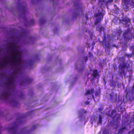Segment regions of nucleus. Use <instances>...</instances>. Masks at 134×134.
Here are the masks:
<instances>
[{
	"label": "nucleus",
	"instance_id": "4be33fe9",
	"mask_svg": "<svg viewBox=\"0 0 134 134\" xmlns=\"http://www.w3.org/2000/svg\"><path fill=\"white\" fill-rule=\"evenodd\" d=\"M112 67L114 69V70H117V67L116 64H113L112 65Z\"/></svg>",
	"mask_w": 134,
	"mask_h": 134
},
{
	"label": "nucleus",
	"instance_id": "423d86ee",
	"mask_svg": "<svg viewBox=\"0 0 134 134\" xmlns=\"http://www.w3.org/2000/svg\"><path fill=\"white\" fill-rule=\"evenodd\" d=\"M123 36L124 40L126 41H129L131 38V33L130 32V29L128 28L123 34Z\"/></svg>",
	"mask_w": 134,
	"mask_h": 134
},
{
	"label": "nucleus",
	"instance_id": "58836bf2",
	"mask_svg": "<svg viewBox=\"0 0 134 134\" xmlns=\"http://www.w3.org/2000/svg\"><path fill=\"white\" fill-rule=\"evenodd\" d=\"M113 1V0H108L107 2L108 3H109Z\"/></svg>",
	"mask_w": 134,
	"mask_h": 134
},
{
	"label": "nucleus",
	"instance_id": "a18cd8bd",
	"mask_svg": "<svg viewBox=\"0 0 134 134\" xmlns=\"http://www.w3.org/2000/svg\"><path fill=\"white\" fill-rule=\"evenodd\" d=\"M20 95L21 96V97L22 96H23V93H21Z\"/></svg>",
	"mask_w": 134,
	"mask_h": 134
},
{
	"label": "nucleus",
	"instance_id": "603ef678",
	"mask_svg": "<svg viewBox=\"0 0 134 134\" xmlns=\"http://www.w3.org/2000/svg\"><path fill=\"white\" fill-rule=\"evenodd\" d=\"M6 57V58H10V57H9V56H8V57Z\"/></svg>",
	"mask_w": 134,
	"mask_h": 134
},
{
	"label": "nucleus",
	"instance_id": "e433bc0d",
	"mask_svg": "<svg viewBox=\"0 0 134 134\" xmlns=\"http://www.w3.org/2000/svg\"><path fill=\"white\" fill-rule=\"evenodd\" d=\"M95 96H98L99 95L98 93L97 92H95Z\"/></svg>",
	"mask_w": 134,
	"mask_h": 134
},
{
	"label": "nucleus",
	"instance_id": "393cba45",
	"mask_svg": "<svg viewBox=\"0 0 134 134\" xmlns=\"http://www.w3.org/2000/svg\"><path fill=\"white\" fill-rule=\"evenodd\" d=\"M73 15L75 16L74 17L75 18L79 15V14L77 13H73Z\"/></svg>",
	"mask_w": 134,
	"mask_h": 134
},
{
	"label": "nucleus",
	"instance_id": "de8ad7c7",
	"mask_svg": "<svg viewBox=\"0 0 134 134\" xmlns=\"http://www.w3.org/2000/svg\"><path fill=\"white\" fill-rule=\"evenodd\" d=\"M86 44H87L88 46H89V45L90 44V43H88V42H87Z\"/></svg>",
	"mask_w": 134,
	"mask_h": 134
},
{
	"label": "nucleus",
	"instance_id": "4c0bfd02",
	"mask_svg": "<svg viewBox=\"0 0 134 134\" xmlns=\"http://www.w3.org/2000/svg\"><path fill=\"white\" fill-rule=\"evenodd\" d=\"M82 111L83 112V113H85L87 112V111L86 110H85L84 109H82Z\"/></svg>",
	"mask_w": 134,
	"mask_h": 134
},
{
	"label": "nucleus",
	"instance_id": "aec40b11",
	"mask_svg": "<svg viewBox=\"0 0 134 134\" xmlns=\"http://www.w3.org/2000/svg\"><path fill=\"white\" fill-rule=\"evenodd\" d=\"M85 31L86 32H88V33L89 34V35H90L91 37V39H92V36L93 35V33L92 32H91V31L87 29L86 30H85Z\"/></svg>",
	"mask_w": 134,
	"mask_h": 134
},
{
	"label": "nucleus",
	"instance_id": "9d476101",
	"mask_svg": "<svg viewBox=\"0 0 134 134\" xmlns=\"http://www.w3.org/2000/svg\"><path fill=\"white\" fill-rule=\"evenodd\" d=\"M94 92V90L93 88H92L91 90H88L86 92L85 94V96H86L90 94H91L92 95V97L94 98V96L93 95V92Z\"/></svg>",
	"mask_w": 134,
	"mask_h": 134
},
{
	"label": "nucleus",
	"instance_id": "79ce46f5",
	"mask_svg": "<svg viewBox=\"0 0 134 134\" xmlns=\"http://www.w3.org/2000/svg\"><path fill=\"white\" fill-rule=\"evenodd\" d=\"M127 1V0H122V1L124 3H125Z\"/></svg>",
	"mask_w": 134,
	"mask_h": 134
},
{
	"label": "nucleus",
	"instance_id": "3c124183",
	"mask_svg": "<svg viewBox=\"0 0 134 134\" xmlns=\"http://www.w3.org/2000/svg\"><path fill=\"white\" fill-rule=\"evenodd\" d=\"M13 73L16 74L17 72H13Z\"/></svg>",
	"mask_w": 134,
	"mask_h": 134
},
{
	"label": "nucleus",
	"instance_id": "f03ea898",
	"mask_svg": "<svg viewBox=\"0 0 134 134\" xmlns=\"http://www.w3.org/2000/svg\"><path fill=\"white\" fill-rule=\"evenodd\" d=\"M16 46L15 43H10L8 46L9 49L8 51L11 52V58L13 59L12 62L13 64L16 65L20 64L21 61V57L19 52L17 50L15 49Z\"/></svg>",
	"mask_w": 134,
	"mask_h": 134
},
{
	"label": "nucleus",
	"instance_id": "8fccbe9b",
	"mask_svg": "<svg viewBox=\"0 0 134 134\" xmlns=\"http://www.w3.org/2000/svg\"><path fill=\"white\" fill-rule=\"evenodd\" d=\"M25 129V128H23L22 129V131H24V130Z\"/></svg>",
	"mask_w": 134,
	"mask_h": 134
},
{
	"label": "nucleus",
	"instance_id": "a19ab883",
	"mask_svg": "<svg viewBox=\"0 0 134 134\" xmlns=\"http://www.w3.org/2000/svg\"><path fill=\"white\" fill-rule=\"evenodd\" d=\"M105 0H99L100 2H104L105 1Z\"/></svg>",
	"mask_w": 134,
	"mask_h": 134
},
{
	"label": "nucleus",
	"instance_id": "49530a36",
	"mask_svg": "<svg viewBox=\"0 0 134 134\" xmlns=\"http://www.w3.org/2000/svg\"><path fill=\"white\" fill-rule=\"evenodd\" d=\"M113 46L114 47H117L116 46V45L115 44H113Z\"/></svg>",
	"mask_w": 134,
	"mask_h": 134
},
{
	"label": "nucleus",
	"instance_id": "6ab92c4d",
	"mask_svg": "<svg viewBox=\"0 0 134 134\" xmlns=\"http://www.w3.org/2000/svg\"><path fill=\"white\" fill-rule=\"evenodd\" d=\"M32 79L29 78H27L25 79V82L28 83H30L32 81Z\"/></svg>",
	"mask_w": 134,
	"mask_h": 134
},
{
	"label": "nucleus",
	"instance_id": "2f4dec72",
	"mask_svg": "<svg viewBox=\"0 0 134 134\" xmlns=\"http://www.w3.org/2000/svg\"><path fill=\"white\" fill-rule=\"evenodd\" d=\"M126 46H123L122 47V49L123 51H124L126 50Z\"/></svg>",
	"mask_w": 134,
	"mask_h": 134
},
{
	"label": "nucleus",
	"instance_id": "473e14b6",
	"mask_svg": "<svg viewBox=\"0 0 134 134\" xmlns=\"http://www.w3.org/2000/svg\"><path fill=\"white\" fill-rule=\"evenodd\" d=\"M85 17L87 20H88V14L87 13H86L85 14Z\"/></svg>",
	"mask_w": 134,
	"mask_h": 134
},
{
	"label": "nucleus",
	"instance_id": "a878e982",
	"mask_svg": "<svg viewBox=\"0 0 134 134\" xmlns=\"http://www.w3.org/2000/svg\"><path fill=\"white\" fill-rule=\"evenodd\" d=\"M74 6L76 8H78L79 6V4L77 3H75L74 5Z\"/></svg>",
	"mask_w": 134,
	"mask_h": 134
},
{
	"label": "nucleus",
	"instance_id": "2eb2a0df",
	"mask_svg": "<svg viewBox=\"0 0 134 134\" xmlns=\"http://www.w3.org/2000/svg\"><path fill=\"white\" fill-rule=\"evenodd\" d=\"M122 21L125 22L126 23H129L131 21V20L130 18H125L122 19Z\"/></svg>",
	"mask_w": 134,
	"mask_h": 134
},
{
	"label": "nucleus",
	"instance_id": "9b49d317",
	"mask_svg": "<svg viewBox=\"0 0 134 134\" xmlns=\"http://www.w3.org/2000/svg\"><path fill=\"white\" fill-rule=\"evenodd\" d=\"M8 63V62L6 60L5 58H4V61L1 63H0V67L1 68L4 67Z\"/></svg>",
	"mask_w": 134,
	"mask_h": 134
},
{
	"label": "nucleus",
	"instance_id": "5fc2aeb1",
	"mask_svg": "<svg viewBox=\"0 0 134 134\" xmlns=\"http://www.w3.org/2000/svg\"><path fill=\"white\" fill-rule=\"evenodd\" d=\"M133 120H134V119H133Z\"/></svg>",
	"mask_w": 134,
	"mask_h": 134
},
{
	"label": "nucleus",
	"instance_id": "f257e3e1",
	"mask_svg": "<svg viewBox=\"0 0 134 134\" xmlns=\"http://www.w3.org/2000/svg\"><path fill=\"white\" fill-rule=\"evenodd\" d=\"M7 81L6 83L7 88H4L3 91L0 95V99L1 97L4 99L8 100L9 97L12 95L13 96V93L15 90V87L14 85V80L12 77H8L7 78Z\"/></svg>",
	"mask_w": 134,
	"mask_h": 134
},
{
	"label": "nucleus",
	"instance_id": "09e8293b",
	"mask_svg": "<svg viewBox=\"0 0 134 134\" xmlns=\"http://www.w3.org/2000/svg\"><path fill=\"white\" fill-rule=\"evenodd\" d=\"M95 44V43L94 42H93L92 43V45L93 46H94Z\"/></svg>",
	"mask_w": 134,
	"mask_h": 134
},
{
	"label": "nucleus",
	"instance_id": "f3484780",
	"mask_svg": "<svg viewBox=\"0 0 134 134\" xmlns=\"http://www.w3.org/2000/svg\"><path fill=\"white\" fill-rule=\"evenodd\" d=\"M116 113V110L115 109L112 110L110 116L112 117H115L116 116L115 113Z\"/></svg>",
	"mask_w": 134,
	"mask_h": 134
},
{
	"label": "nucleus",
	"instance_id": "cd10ccee",
	"mask_svg": "<svg viewBox=\"0 0 134 134\" xmlns=\"http://www.w3.org/2000/svg\"><path fill=\"white\" fill-rule=\"evenodd\" d=\"M34 62L33 61L30 60L29 62L30 66H31V65H32L33 64H34Z\"/></svg>",
	"mask_w": 134,
	"mask_h": 134
},
{
	"label": "nucleus",
	"instance_id": "0eeeda50",
	"mask_svg": "<svg viewBox=\"0 0 134 134\" xmlns=\"http://www.w3.org/2000/svg\"><path fill=\"white\" fill-rule=\"evenodd\" d=\"M110 99L113 102H116L117 100V94L112 92L109 94Z\"/></svg>",
	"mask_w": 134,
	"mask_h": 134
},
{
	"label": "nucleus",
	"instance_id": "7ed1b4c3",
	"mask_svg": "<svg viewBox=\"0 0 134 134\" xmlns=\"http://www.w3.org/2000/svg\"><path fill=\"white\" fill-rule=\"evenodd\" d=\"M125 57L122 56L119 58L118 63H119V68L121 71L119 72V75L122 77L125 75V69H128L130 68V65L127 62H125Z\"/></svg>",
	"mask_w": 134,
	"mask_h": 134
},
{
	"label": "nucleus",
	"instance_id": "1a4fd4ad",
	"mask_svg": "<svg viewBox=\"0 0 134 134\" xmlns=\"http://www.w3.org/2000/svg\"><path fill=\"white\" fill-rule=\"evenodd\" d=\"M91 76L94 78H98L100 76V74L99 73L97 70L94 69L93 70V73Z\"/></svg>",
	"mask_w": 134,
	"mask_h": 134
},
{
	"label": "nucleus",
	"instance_id": "b1692460",
	"mask_svg": "<svg viewBox=\"0 0 134 134\" xmlns=\"http://www.w3.org/2000/svg\"><path fill=\"white\" fill-rule=\"evenodd\" d=\"M103 134H108L107 130L106 128H105L103 132Z\"/></svg>",
	"mask_w": 134,
	"mask_h": 134
},
{
	"label": "nucleus",
	"instance_id": "5701e85b",
	"mask_svg": "<svg viewBox=\"0 0 134 134\" xmlns=\"http://www.w3.org/2000/svg\"><path fill=\"white\" fill-rule=\"evenodd\" d=\"M35 21L34 20V19H31V20L30 22V24L31 25H33L35 23L34 22Z\"/></svg>",
	"mask_w": 134,
	"mask_h": 134
},
{
	"label": "nucleus",
	"instance_id": "4468645a",
	"mask_svg": "<svg viewBox=\"0 0 134 134\" xmlns=\"http://www.w3.org/2000/svg\"><path fill=\"white\" fill-rule=\"evenodd\" d=\"M103 120L102 116L100 115H99V119L97 122V125H99V124L101 125L102 123Z\"/></svg>",
	"mask_w": 134,
	"mask_h": 134
},
{
	"label": "nucleus",
	"instance_id": "bb28decb",
	"mask_svg": "<svg viewBox=\"0 0 134 134\" xmlns=\"http://www.w3.org/2000/svg\"><path fill=\"white\" fill-rule=\"evenodd\" d=\"M37 126V125H33L32 127L31 130H35L36 128V126Z\"/></svg>",
	"mask_w": 134,
	"mask_h": 134
},
{
	"label": "nucleus",
	"instance_id": "20e7f679",
	"mask_svg": "<svg viewBox=\"0 0 134 134\" xmlns=\"http://www.w3.org/2000/svg\"><path fill=\"white\" fill-rule=\"evenodd\" d=\"M94 16L98 17L96 19L94 24L96 25L98 23H100L97 27L96 30L99 31V34H101L102 30L104 29V28L103 27V26L100 23L102 20L103 18V15L101 12H99L95 14Z\"/></svg>",
	"mask_w": 134,
	"mask_h": 134
},
{
	"label": "nucleus",
	"instance_id": "6e6552de",
	"mask_svg": "<svg viewBox=\"0 0 134 134\" xmlns=\"http://www.w3.org/2000/svg\"><path fill=\"white\" fill-rule=\"evenodd\" d=\"M18 10L22 11L23 13H25L26 10V7L21 4L20 3H18Z\"/></svg>",
	"mask_w": 134,
	"mask_h": 134
},
{
	"label": "nucleus",
	"instance_id": "f704fd0d",
	"mask_svg": "<svg viewBox=\"0 0 134 134\" xmlns=\"http://www.w3.org/2000/svg\"><path fill=\"white\" fill-rule=\"evenodd\" d=\"M88 55H89V56L90 57H93V55H92L91 53H90V52H89L88 53Z\"/></svg>",
	"mask_w": 134,
	"mask_h": 134
},
{
	"label": "nucleus",
	"instance_id": "c03bdc74",
	"mask_svg": "<svg viewBox=\"0 0 134 134\" xmlns=\"http://www.w3.org/2000/svg\"><path fill=\"white\" fill-rule=\"evenodd\" d=\"M103 81H104V82L105 84L106 83V81L105 80V79L104 78L103 79Z\"/></svg>",
	"mask_w": 134,
	"mask_h": 134
},
{
	"label": "nucleus",
	"instance_id": "c9c22d12",
	"mask_svg": "<svg viewBox=\"0 0 134 134\" xmlns=\"http://www.w3.org/2000/svg\"><path fill=\"white\" fill-rule=\"evenodd\" d=\"M132 93L134 92V85L132 87Z\"/></svg>",
	"mask_w": 134,
	"mask_h": 134
},
{
	"label": "nucleus",
	"instance_id": "7c9ffc66",
	"mask_svg": "<svg viewBox=\"0 0 134 134\" xmlns=\"http://www.w3.org/2000/svg\"><path fill=\"white\" fill-rule=\"evenodd\" d=\"M35 59L36 60L39 59L38 55H36V56H35Z\"/></svg>",
	"mask_w": 134,
	"mask_h": 134
},
{
	"label": "nucleus",
	"instance_id": "f8f14e48",
	"mask_svg": "<svg viewBox=\"0 0 134 134\" xmlns=\"http://www.w3.org/2000/svg\"><path fill=\"white\" fill-rule=\"evenodd\" d=\"M10 103L12 104L13 107L16 106L19 104V103L15 99H13L10 101Z\"/></svg>",
	"mask_w": 134,
	"mask_h": 134
},
{
	"label": "nucleus",
	"instance_id": "ea45409f",
	"mask_svg": "<svg viewBox=\"0 0 134 134\" xmlns=\"http://www.w3.org/2000/svg\"><path fill=\"white\" fill-rule=\"evenodd\" d=\"M85 103L86 104H89L90 103V102L88 101H86V102Z\"/></svg>",
	"mask_w": 134,
	"mask_h": 134
},
{
	"label": "nucleus",
	"instance_id": "a211bd4d",
	"mask_svg": "<svg viewBox=\"0 0 134 134\" xmlns=\"http://www.w3.org/2000/svg\"><path fill=\"white\" fill-rule=\"evenodd\" d=\"M39 21H40L39 25L40 26L44 24L46 21V20L45 19H40L39 20Z\"/></svg>",
	"mask_w": 134,
	"mask_h": 134
},
{
	"label": "nucleus",
	"instance_id": "72a5a7b5",
	"mask_svg": "<svg viewBox=\"0 0 134 134\" xmlns=\"http://www.w3.org/2000/svg\"><path fill=\"white\" fill-rule=\"evenodd\" d=\"M88 58L87 56H86L85 57V62H87V61L88 60Z\"/></svg>",
	"mask_w": 134,
	"mask_h": 134
},
{
	"label": "nucleus",
	"instance_id": "ddd939ff",
	"mask_svg": "<svg viewBox=\"0 0 134 134\" xmlns=\"http://www.w3.org/2000/svg\"><path fill=\"white\" fill-rule=\"evenodd\" d=\"M109 84L110 87H115L116 86V82L113 80H110L109 81Z\"/></svg>",
	"mask_w": 134,
	"mask_h": 134
},
{
	"label": "nucleus",
	"instance_id": "39448f33",
	"mask_svg": "<svg viewBox=\"0 0 134 134\" xmlns=\"http://www.w3.org/2000/svg\"><path fill=\"white\" fill-rule=\"evenodd\" d=\"M101 44L104 47H105V52L106 53H109L110 52L111 45L109 41H107L106 40V37L105 35L103 41H100Z\"/></svg>",
	"mask_w": 134,
	"mask_h": 134
},
{
	"label": "nucleus",
	"instance_id": "dca6fc26",
	"mask_svg": "<svg viewBox=\"0 0 134 134\" xmlns=\"http://www.w3.org/2000/svg\"><path fill=\"white\" fill-rule=\"evenodd\" d=\"M126 129V128L125 127L120 128L118 131V133L119 134L122 133Z\"/></svg>",
	"mask_w": 134,
	"mask_h": 134
},
{
	"label": "nucleus",
	"instance_id": "37998d69",
	"mask_svg": "<svg viewBox=\"0 0 134 134\" xmlns=\"http://www.w3.org/2000/svg\"><path fill=\"white\" fill-rule=\"evenodd\" d=\"M99 65H100V66H101V68H103L102 65V64L101 63H100L99 64Z\"/></svg>",
	"mask_w": 134,
	"mask_h": 134
},
{
	"label": "nucleus",
	"instance_id": "412c9836",
	"mask_svg": "<svg viewBox=\"0 0 134 134\" xmlns=\"http://www.w3.org/2000/svg\"><path fill=\"white\" fill-rule=\"evenodd\" d=\"M96 116L95 115L92 116L91 118V120L93 122L96 120Z\"/></svg>",
	"mask_w": 134,
	"mask_h": 134
},
{
	"label": "nucleus",
	"instance_id": "864d4df0",
	"mask_svg": "<svg viewBox=\"0 0 134 134\" xmlns=\"http://www.w3.org/2000/svg\"><path fill=\"white\" fill-rule=\"evenodd\" d=\"M126 55H127V56H128V54H127Z\"/></svg>",
	"mask_w": 134,
	"mask_h": 134
},
{
	"label": "nucleus",
	"instance_id": "c85d7f7f",
	"mask_svg": "<svg viewBox=\"0 0 134 134\" xmlns=\"http://www.w3.org/2000/svg\"><path fill=\"white\" fill-rule=\"evenodd\" d=\"M122 32L120 30H118L116 31V33L118 34L119 35H120V34Z\"/></svg>",
	"mask_w": 134,
	"mask_h": 134
},
{
	"label": "nucleus",
	"instance_id": "c756f323",
	"mask_svg": "<svg viewBox=\"0 0 134 134\" xmlns=\"http://www.w3.org/2000/svg\"><path fill=\"white\" fill-rule=\"evenodd\" d=\"M103 108L102 107H100L98 108V110L99 112H100L103 110Z\"/></svg>",
	"mask_w": 134,
	"mask_h": 134
}]
</instances>
